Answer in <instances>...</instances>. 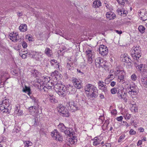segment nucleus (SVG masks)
I'll return each instance as SVG.
<instances>
[{
    "label": "nucleus",
    "instance_id": "nucleus-1",
    "mask_svg": "<svg viewBox=\"0 0 147 147\" xmlns=\"http://www.w3.org/2000/svg\"><path fill=\"white\" fill-rule=\"evenodd\" d=\"M84 90L86 92H90L89 95L92 98H96L98 95L97 88L94 85L91 84L86 85L85 87Z\"/></svg>",
    "mask_w": 147,
    "mask_h": 147
},
{
    "label": "nucleus",
    "instance_id": "nucleus-2",
    "mask_svg": "<svg viewBox=\"0 0 147 147\" xmlns=\"http://www.w3.org/2000/svg\"><path fill=\"white\" fill-rule=\"evenodd\" d=\"M114 74L115 76L117 77L118 81L124 83V76L125 74V72L121 67V66L117 67L116 68L115 71L114 72Z\"/></svg>",
    "mask_w": 147,
    "mask_h": 147
},
{
    "label": "nucleus",
    "instance_id": "nucleus-3",
    "mask_svg": "<svg viewBox=\"0 0 147 147\" xmlns=\"http://www.w3.org/2000/svg\"><path fill=\"white\" fill-rule=\"evenodd\" d=\"M132 56L134 59L137 60L141 56V49L139 46L134 47L132 48Z\"/></svg>",
    "mask_w": 147,
    "mask_h": 147
},
{
    "label": "nucleus",
    "instance_id": "nucleus-4",
    "mask_svg": "<svg viewBox=\"0 0 147 147\" xmlns=\"http://www.w3.org/2000/svg\"><path fill=\"white\" fill-rule=\"evenodd\" d=\"M66 106L68 110L71 112H73L77 111L78 107L76 104L73 100L69 101L66 104Z\"/></svg>",
    "mask_w": 147,
    "mask_h": 147
},
{
    "label": "nucleus",
    "instance_id": "nucleus-5",
    "mask_svg": "<svg viewBox=\"0 0 147 147\" xmlns=\"http://www.w3.org/2000/svg\"><path fill=\"white\" fill-rule=\"evenodd\" d=\"M57 127L61 132H63L66 135L70 136L71 134L72 135V133L69 130H67L68 127H65L63 123H59Z\"/></svg>",
    "mask_w": 147,
    "mask_h": 147
},
{
    "label": "nucleus",
    "instance_id": "nucleus-6",
    "mask_svg": "<svg viewBox=\"0 0 147 147\" xmlns=\"http://www.w3.org/2000/svg\"><path fill=\"white\" fill-rule=\"evenodd\" d=\"M57 109L61 115L66 117H68L69 116V114L68 110L65 107L62 105H60L57 108Z\"/></svg>",
    "mask_w": 147,
    "mask_h": 147
},
{
    "label": "nucleus",
    "instance_id": "nucleus-7",
    "mask_svg": "<svg viewBox=\"0 0 147 147\" xmlns=\"http://www.w3.org/2000/svg\"><path fill=\"white\" fill-rule=\"evenodd\" d=\"M128 89H129V94L131 95H136L138 92L137 87L135 85H130Z\"/></svg>",
    "mask_w": 147,
    "mask_h": 147
},
{
    "label": "nucleus",
    "instance_id": "nucleus-8",
    "mask_svg": "<svg viewBox=\"0 0 147 147\" xmlns=\"http://www.w3.org/2000/svg\"><path fill=\"white\" fill-rule=\"evenodd\" d=\"M99 53L102 56L107 55L108 53V50L107 47L103 45L99 46Z\"/></svg>",
    "mask_w": 147,
    "mask_h": 147
},
{
    "label": "nucleus",
    "instance_id": "nucleus-9",
    "mask_svg": "<svg viewBox=\"0 0 147 147\" xmlns=\"http://www.w3.org/2000/svg\"><path fill=\"white\" fill-rule=\"evenodd\" d=\"M117 94L119 98L123 99L125 102H127V99L126 98L127 93L124 92L123 89L120 90L118 89Z\"/></svg>",
    "mask_w": 147,
    "mask_h": 147
},
{
    "label": "nucleus",
    "instance_id": "nucleus-10",
    "mask_svg": "<svg viewBox=\"0 0 147 147\" xmlns=\"http://www.w3.org/2000/svg\"><path fill=\"white\" fill-rule=\"evenodd\" d=\"M51 135L54 139L58 141H61V137L57 129H55L52 131Z\"/></svg>",
    "mask_w": 147,
    "mask_h": 147
},
{
    "label": "nucleus",
    "instance_id": "nucleus-11",
    "mask_svg": "<svg viewBox=\"0 0 147 147\" xmlns=\"http://www.w3.org/2000/svg\"><path fill=\"white\" fill-rule=\"evenodd\" d=\"M33 55V57L37 61H41L42 60L43 58V54L41 52H38L35 51Z\"/></svg>",
    "mask_w": 147,
    "mask_h": 147
},
{
    "label": "nucleus",
    "instance_id": "nucleus-12",
    "mask_svg": "<svg viewBox=\"0 0 147 147\" xmlns=\"http://www.w3.org/2000/svg\"><path fill=\"white\" fill-rule=\"evenodd\" d=\"M73 136L71 134V136H68L69 137H67L66 139L67 142H69L70 144H75L77 143V138L76 136H73L72 137H70L71 136Z\"/></svg>",
    "mask_w": 147,
    "mask_h": 147
},
{
    "label": "nucleus",
    "instance_id": "nucleus-13",
    "mask_svg": "<svg viewBox=\"0 0 147 147\" xmlns=\"http://www.w3.org/2000/svg\"><path fill=\"white\" fill-rule=\"evenodd\" d=\"M65 88L66 91L68 92L70 94H74L76 92V88L74 86H72L70 85H67Z\"/></svg>",
    "mask_w": 147,
    "mask_h": 147
},
{
    "label": "nucleus",
    "instance_id": "nucleus-14",
    "mask_svg": "<svg viewBox=\"0 0 147 147\" xmlns=\"http://www.w3.org/2000/svg\"><path fill=\"white\" fill-rule=\"evenodd\" d=\"M0 75L1 80L2 82L6 81L8 79L7 77L8 73L6 71H1L0 72Z\"/></svg>",
    "mask_w": 147,
    "mask_h": 147
},
{
    "label": "nucleus",
    "instance_id": "nucleus-15",
    "mask_svg": "<svg viewBox=\"0 0 147 147\" xmlns=\"http://www.w3.org/2000/svg\"><path fill=\"white\" fill-rule=\"evenodd\" d=\"M106 16L107 18L110 20L114 19L116 17L115 14L110 11L107 12L106 13Z\"/></svg>",
    "mask_w": 147,
    "mask_h": 147
},
{
    "label": "nucleus",
    "instance_id": "nucleus-16",
    "mask_svg": "<svg viewBox=\"0 0 147 147\" xmlns=\"http://www.w3.org/2000/svg\"><path fill=\"white\" fill-rule=\"evenodd\" d=\"M32 73L34 77L37 79H38L40 76V74L38 71L34 69L32 71Z\"/></svg>",
    "mask_w": 147,
    "mask_h": 147
},
{
    "label": "nucleus",
    "instance_id": "nucleus-17",
    "mask_svg": "<svg viewBox=\"0 0 147 147\" xmlns=\"http://www.w3.org/2000/svg\"><path fill=\"white\" fill-rule=\"evenodd\" d=\"M101 3L100 0L94 1L92 4V7L94 8H98L101 5Z\"/></svg>",
    "mask_w": 147,
    "mask_h": 147
},
{
    "label": "nucleus",
    "instance_id": "nucleus-18",
    "mask_svg": "<svg viewBox=\"0 0 147 147\" xmlns=\"http://www.w3.org/2000/svg\"><path fill=\"white\" fill-rule=\"evenodd\" d=\"M86 53L87 57H94V52L92 50L87 49L86 51Z\"/></svg>",
    "mask_w": 147,
    "mask_h": 147
},
{
    "label": "nucleus",
    "instance_id": "nucleus-19",
    "mask_svg": "<svg viewBox=\"0 0 147 147\" xmlns=\"http://www.w3.org/2000/svg\"><path fill=\"white\" fill-rule=\"evenodd\" d=\"M19 29L21 32H25L27 30V26L25 24H21L19 27Z\"/></svg>",
    "mask_w": 147,
    "mask_h": 147
},
{
    "label": "nucleus",
    "instance_id": "nucleus-20",
    "mask_svg": "<svg viewBox=\"0 0 147 147\" xmlns=\"http://www.w3.org/2000/svg\"><path fill=\"white\" fill-rule=\"evenodd\" d=\"M95 61L96 65L99 67L101 63L103 62V60L101 58L98 57L95 59Z\"/></svg>",
    "mask_w": 147,
    "mask_h": 147
},
{
    "label": "nucleus",
    "instance_id": "nucleus-21",
    "mask_svg": "<svg viewBox=\"0 0 147 147\" xmlns=\"http://www.w3.org/2000/svg\"><path fill=\"white\" fill-rule=\"evenodd\" d=\"M45 53L49 57H51L52 55V51L49 48H47L45 50Z\"/></svg>",
    "mask_w": 147,
    "mask_h": 147
},
{
    "label": "nucleus",
    "instance_id": "nucleus-22",
    "mask_svg": "<svg viewBox=\"0 0 147 147\" xmlns=\"http://www.w3.org/2000/svg\"><path fill=\"white\" fill-rule=\"evenodd\" d=\"M140 72L142 76L141 79H146V78H147V70L146 69H144V70H143Z\"/></svg>",
    "mask_w": 147,
    "mask_h": 147
},
{
    "label": "nucleus",
    "instance_id": "nucleus-23",
    "mask_svg": "<svg viewBox=\"0 0 147 147\" xmlns=\"http://www.w3.org/2000/svg\"><path fill=\"white\" fill-rule=\"evenodd\" d=\"M139 16L140 18V19L143 21H144L147 20V12L146 11L144 13H142L141 15H139Z\"/></svg>",
    "mask_w": 147,
    "mask_h": 147
},
{
    "label": "nucleus",
    "instance_id": "nucleus-24",
    "mask_svg": "<svg viewBox=\"0 0 147 147\" xmlns=\"http://www.w3.org/2000/svg\"><path fill=\"white\" fill-rule=\"evenodd\" d=\"M73 65V63L72 62L69 63V62H68L67 64V68L70 71H72L74 69V67Z\"/></svg>",
    "mask_w": 147,
    "mask_h": 147
},
{
    "label": "nucleus",
    "instance_id": "nucleus-25",
    "mask_svg": "<svg viewBox=\"0 0 147 147\" xmlns=\"http://www.w3.org/2000/svg\"><path fill=\"white\" fill-rule=\"evenodd\" d=\"M10 37V39L14 42H16L18 40L17 36H18V34H15L13 36V34H11V35L9 36Z\"/></svg>",
    "mask_w": 147,
    "mask_h": 147
},
{
    "label": "nucleus",
    "instance_id": "nucleus-26",
    "mask_svg": "<svg viewBox=\"0 0 147 147\" xmlns=\"http://www.w3.org/2000/svg\"><path fill=\"white\" fill-rule=\"evenodd\" d=\"M136 68L138 71H140V72L142 71L144 69H146L145 68L144 65L143 64H139Z\"/></svg>",
    "mask_w": 147,
    "mask_h": 147
},
{
    "label": "nucleus",
    "instance_id": "nucleus-27",
    "mask_svg": "<svg viewBox=\"0 0 147 147\" xmlns=\"http://www.w3.org/2000/svg\"><path fill=\"white\" fill-rule=\"evenodd\" d=\"M23 92L26 93H28V95H30L31 94L30 88L26 85L25 86V88H23Z\"/></svg>",
    "mask_w": 147,
    "mask_h": 147
},
{
    "label": "nucleus",
    "instance_id": "nucleus-28",
    "mask_svg": "<svg viewBox=\"0 0 147 147\" xmlns=\"http://www.w3.org/2000/svg\"><path fill=\"white\" fill-rule=\"evenodd\" d=\"M2 103L6 107H9V100L5 99L4 100L2 101Z\"/></svg>",
    "mask_w": 147,
    "mask_h": 147
},
{
    "label": "nucleus",
    "instance_id": "nucleus-29",
    "mask_svg": "<svg viewBox=\"0 0 147 147\" xmlns=\"http://www.w3.org/2000/svg\"><path fill=\"white\" fill-rule=\"evenodd\" d=\"M29 110L30 112L32 113V112H34V113L35 112H37L36 111V107L35 106L30 107L29 108Z\"/></svg>",
    "mask_w": 147,
    "mask_h": 147
},
{
    "label": "nucleus",
    "instance_id": "nucleus-30",
    "mask_svg": "<svg viewBox=\"0 0 147 147\" xmlns=\"http://www.w3.org/2000/svg\"><path fill=\"white\" fill-rule=\"evenodd\" d=\"M50 102L52 103H56L57 102V100L56 99L54 96H51L49 98Z\"/></svg>",
    "mask_w": 147,
    "mask_h": 147
},
{
    "label": "nucleus",
    "instance_id": "nucleus-31",
    "mask_svg": "<svg viewBox=\"0 0 147 147\" xmlns=\"http://www.w3.org/2000/svg\"><path fill=\"white\" fill-rule=\"evenodd\" d=\"M24 143L25 147H29V146H32V143L29 141H24Z\"/></svg>",
    "mask_w": 147,
    "mask_h": 147
},
{
    "label": "nucleus",
    "instance_id": "nucleus-32",
    "mask_svg": "<svg viewBox=\"0 0 147 147\" xmlns=\"http://www.w3.org/2000/svg\"><path fill=\"white\" fill-rule=\"evenodd\" d=\"M138 29L139 32L142 34H143L144 32L145 28L143 26H140Z\"/></svg>",
    "mask_w": 147,
    "mask_h": 147
},
{
    "label": "nucleus",
    "instance_id": "nucleus-33",
    "mask_svg": "<svg viewBox=\"0 0 147 147\" xmlns=\"http://www.w3.org/2000/svg\"><path fill=\"white\" fill-rule=\"evenodd\" d=\"M132 106L131 107V110L132 112H137L138 109L136 105L134 104L132 105Z\"/></svg>",
    "mask_w": 147,
    "mask_h": 147
},
{
    "label": "nucleus",
    "instance_id": "nucleus-34",
    "mask_svg": "<svg viewBox=\"0 0 147 147\" xmlns=\"http://www.w3.org/2000/svg\"><path fill=\"white\" fill-rule=\"evenodd\" d=\"M104 120V117L103 116H100L99 117L98 120L97 121V122L99 124H102Z\"/></svg>",
    "mask_w": 147,
    "mask_h": 147
},
{
    "label": "nucleus",
    "instance_id": "nucleus-35",
    "mask_svg": "<svg viewBox=\"0 0 147 147\" xmlns=\"http://www.w3.org/2000/svg\"><path fill=\"white\" fill-rule=\"evenodd\" d=\"M12 74L17 78L19 75L18 71L16 69H14L11 71Z\"/></svg>",
    "mask_w": 147,
    "mask_h": 147
},
{
    "label": "nucleus",
    "instance_id": "nucleus-36",
    "mask_svg": "<svg viewBox=\"0 0 147 147\" xmlns=\"http://www.w3.org/2000/svg\"><path fill=\"white\" fill-rule=\"evenodd\" d=\"M59 92H57L58 94L60 96H64L65 95V89L64 88L62 89L61 91H58Z\"/></svg>",
    "mask_w": 147,
    "mask_h": 147
},
{
    "label": "nucleus",
    "instance_id": "nucleus-37",
    "mask_svg": "<svg viewBox=\"0 0 147 147\" xmlns=\"http://www.w3.org/2000/svg\"><path fill=\"white\" fill-rule=\"evenodd\" d=\"M58 71H55L51 73V76H52L53 78L55 79L57 78V76H58Z\"/></svg>",
    "mask_w": 147,
    "mask_h": 147
},
{
    "label": "nucleus",
    "instance_id": "nucleus-38",
    "mask_svg": "<svg viewBox=\"0 0 147 147\" xmlns=\"http://www.w3.org/2000/svg\"><path fill=\"white\" fill-rule=\"evenodd\" d=\"M117 1L121 7H123L124 6L125 3L123 0H117Z\"/></svg>",
    "mask_w": 147,
    "mask_h": 147
},
{
    "label": "nucleus",
    "instance_id": "nucleus-39",
    "mask_svg": "<svg viewBox=\"0 0 147 147\" xmlns=\"http://www.w3.org/2000/svg\"><path fill=\"white\" fill-rule=\"evenodd\" d=\"M147 78L146 79H141V81L144 87L147 88Z\"/></svg>",
    "mask_w": 147,
    "mask_h": 147
},
{
    "label": "nucleus",
    "instance_id": "nucleus-40",
    "mask_svg": "<svg viewBox=\"0 0 147 147\" xmlns=\"http://www.w3.org/2000/svg\"><path fill=\"white\" fill-rule=\"evenodd\" d=\"M121 11L120 15L122 16H125L127 13V11L124 8H122Z\"/></svg>",
    "mask_w": 147,
    "mask_h": 147
},
{
    "label": "nucleus",
    "instance_id": "nucleus-41",
    "mask_svg": "<svg viewBox=\"0 0 147 147\" xmlns=\"http://www.w3.org/2000/svg\"><path fill=\"white\" fill-rule=\"evenodd\" d=\"M100 89L103 90V91L106 94L107 93L108 90L107 86L105 85L102 87H100Z\"/></svg>",
    "mask_w": 147,
    "mask_h": 147
},
{
    "label": "nucleus",
    "instance_id": "nucleus-42",
    "mask_svg": "<svg viewBox=\"0 0 147 147\" xmlns=\"http://www.w3.org/2000/svg\"><path fill=\"white\" fill-rule=\"evenodd\" d=\"M94 141L93 142V144L94 146H98L100 144V143L97 140V138L95 137L94 138Z\"/></svg>",
    "mask_w": 147,
    "mask_h": 147
},
{
    "label": "nucleus",
    "instance_id": "nucleus-43",
    "mask_svg": "<svg viewBox=\"0 0 147 147\" xmlns=\"http://www.w3.org/2000/svg\"><path fill=\"white\" fill-rule=\"evenodd\" d=\"M123 117L126 120H128L130 119L131 116L130 114L125 113L124 114Z\"/></svg>",
    "mask_w": 147,
    "mask_h": 147
},
{
    "label": "nucleus",
    "instance_id": "nucleus-44",
    "mask_svg": "<svg viewBox=\"0 0 147 147\" xmlns=\"http://www.w3.org/2000/svg\"><path fill=\"white\" fill-rule=\"evenodd\" d=\"M111 93L113 94H115L116 92H118V90L116 88H112L111 90Z\"/></svg>",
    "mask_w": 147,
    "mask_h": 147
},
{
    "label": "nucleus",
    "instance_id": "nucleus-45",
    "mask_svg": "<svg viewBox=\"0 0 147 147\" xmlns=\"http://www.w3.org/2000/svg\"><path fill=\"white\" fill-rule=\"evenodd\" d=\"M75 88H76L78 89H80L81 88V85L80 84V83L79 82H77V83L75 84L74 85Z\"/></svg>",
    "mask_w": 147,
    "mask_h": 147
},
{
    "label": "nucleus",
    "instance_id": "nucleus-46",
    "mask_svg": "<svg viewBox=\"0 0 147 147\" xmlns=\"http://www.w3.org/2000/svg\"><path fill=\"white\" fill-rule=\"evenodd\" d=\"M32 101L34 103V105H37L38 103V99L34 97L32 98Z\"/></svg>",
    "mask_w": 147,
    "mask_h": 147
},
{
    "label": "nucleus",
    "instance_id": "nucleus-47",
    "mask_svg": "<svg viewBox=\"0 0 147 147\" xmlns=\"http://www.w3.org/2000/svg\"><path fill=\"white\" fill-rule=\"evenodd\" d=\"M125 135L123 134L121 136L118 140V142H121L122 140L124 139L125 137Z\"/></svg>",
    "mask_w": 147,
    "mask_h": 147
},
{
    "label": "nucleus",
    "instance_id": "nucleus-48",
    "mask_svg": "<svg viewBox=\"0 0 147 147\" xmlns=\"http://www.w3.org/2000/svg\"><path fill=\"white\" fill-rule=\"evenodd\" d=\"M64 88V87L59 84L55 85L54 86V88L55 89H63Z\"/></svg>",
    "mask_w": 147,
    "mask_h": 147
},
{
    "label": "nucleus",
    "instance_id": "nucleus-49",
    "mask_svg": "<svg viewBox=\"0 0 147 147\" xmlns=\"http://www.w3.org/2000/svg\"><path fill=\"white\" fill-rule=\"evenodd\" d=\"M33 121L34 122L33 125L34 126H36L38 124V119L37 118H35L33 119Z\"/></svg>",
    "mask_w": 147,
    "mask_h": 147
},
{
    "label": "nucleus",
    "instance_id": "nucleus-50",
    "mask_svg": "<svg viewBox=\"0 0 147 147\" xmlns=\"http://www.w3.org/2000/svg\"><path fill=\"white\" fill-rule=\"evenodd\" d=\"M136 75L134 74L132 75L131 76V79L132 81H135L137 79Z\"/></svg>",
    "mask_w": 147,
    "mask_h": 147
},
{
    "label": "nucleus",
    "instance_id": "nucleus-51",
    "mask_svg": "<svg viewBox=\"0 0 147 147\" xmlns=\"http://www.w3.org/2000/svg\"><path fill=\"white\" fill-rule=\"evenodd\" d=\"M125 62L128 63L131 62V60L128 56H125Z\"/></svg>",
    "mask_w": 147,
    "mask_h": 147
},
{
    "label": "nucleus",
    "instance_id": "nucleus-52",
    "mask_svg": "<svg viewBox=\"0 0 147 147\" xmlns=\"http://www.w3.org/2000/svg\"><path fill=\"white\" fill-rule=\"evenodd\" d=\"M104 82L101 81H99L98 83L99 88L100 89V87H102L104 86L105 85L104 84Z\"/></svg>",
    "mask_w": 147,
    "mask_h": 147
},
{
    "label": "nucleus",
    "instance_id": "nucleus-53",
    "mask_svg": "<svg viewBox=\"0 0 147 147\" xmlns=\"http://www.w3.org/2000/svg\"><path fill=\"white\" fill-rule=\"evenodd\" d=\"M94 57H88V63L90 64L92 62V59Z\"/></svg>",
    "mask_w": 147,
    "mask_h": 147
},
{
    "label": "nucleus",
    "instance_id": "nucleus-54",
    "mask_svg": "<svg viewBox=\"0 0 147 147\" xmlns=\"http://www.w3.org/2000/svg\"><path fill=\"white\" fill-rule=\"evenodd\" d=\"M6 107L5 106V105L3 104H0V110L3 111L6 108Z\"/></svg>",
    "mask_w": 147,
    "mask_h": 147
},
{
    "label": "nucleus",
    "instance_id": "nucleus-55",
    "mask_svg": "<svg viewBox=\"0 0 147 147\" xmlns=\"http://www.w3.org/2000/svg\"><path fill=\"white\" fill-rule=\"evenodd\" d=\"M22 45L24 48H26L27 47V44L25 41H23L22 42Z\"/></svg>",
    "mask_w": 147,
    "mask_h": 147
},
{
    "label": "nucleus",
    "instance_id": "nucleus-56",
    "mask_svg": "<svg viewBox=\"0 0 147 147\" xmlns=\"http://www.w3.org/2000/svg\"><path fill=\"white\" fill-rule=\"evenodd\" d=\"M129 134L131 135H133L136 134V132L132 129H131L129 131Z\"/></svg>",
    "mask_w": 147,
    "mask_h": 147
},
{
    "label": "nucleus",
    "instance_id": "nucleus-57",
    "mask_svg": "<svg viewBox=\"0 0 147 147\" xmlns=\"http://www.w3.org/2000/svg\"><path fill=\"white\" fill-rule=\"evenodd\" d=\"M48 83H49L48 84H46L45 86H46L47 88H48V89H51V86H50L49 85L50 82L49 81H48Z\"/></svg>",
    "mask_w": 147,
    "mask_h": 147
},
{
    "label": "nucleus",
    "instance_id": "nucleus-58",
    "mask_svg": "<svg viewBox=\"0 0 147 147\" xmlns=\"http://www.w3.org/2000/svg\"><path fill=\"white\" fill-rule=\"evenodd\" d=\"M79 81L76 78H74L72 80V82L74 85L75 84L77 83V82H78Z\"/></svg>",
    "mask_w": 147,
    "mask_h": 147
},
{
    "label": "nucleus",
    "instance_id": "nucleus-59",
    "mask_svg": "<svg viewBox=\"0 0 147 147\" xmlns=\"http://www.w3.org/2000/svg\"><path fill=\"white\" fill-rule=\"evenodd\" d=\"M111 113L112 114L116 115L117 113V112L115 109H114L111 111Z\"/></svg>",
    "mask_w": 147,
    "mask_h": 147
},
{
    "label": "nucleus",
    "instance_id": "nucleus-60",
    "mask_svg": "<svg viewBox=\"0 0 147 147\" xmlns=\"http://www.w3.org/2000/svg\"><path fill=\"white\" fill-rule=\"evenodd\" d=\"M100 66L102 67H104L106 66L105 62L103 60V62L101 63Z\"/></svg>",
    "mask_w": 147,
    "mask_h": 147
},
{
    "label": "nucleus",
    "instance_id": "nucleus-61",
    "mask_svg": "<svg viewBox=\"0 0 147 147\" xmlns=\"http://www.w3.org/2000/svg\"><path fill=\"white\" fill-rule=\"evenodd\" d=\"M136 61H135L134 62V65L136 67H137L139 65L138 63V59L137 60L136 59Z\"/></svg>",
    "mask_w": 147,
    "mask_h": 147
},
{
    "label": "nucleus",
    "instance_id": "nucleus-62",
    "mask_svg": "<svg viewBox=\"0 0 147 147\" xmlns=\"http://www.w3.org/2000/svg\"><path fill=\"white\" fill-rule=\"evenodd\" d=\"M116 119L119 121H121L123 119V117L120 116L116 118Z\"/></svg>",
    "mask_w": 147,
    "mask_h": 147
},
{
    "label": "nucleus",
    "instance_id": "nucleus-63",
    "mask_svg": "<svg viewBox=\"0 0 147 147\" xmlns=\"http://www.w3.org/2000/svg\"><path fill=\"white\" fill-rule=\"evenodd\" d=\"M20 105L19 104L17 105L16 106V107L15 108L16 111H17L18 110L20 109Z\"/></svg>",
    "mask_w": 147,
    "mask_h": 147
},
{
    "label": "nucleus",
    "instance_id": "nucleus-64",
    "mask_svg": "<svg viewBox=\"0 0 147 147\" xmlns=\"http://www.w3.org/2000/svg\"><path fill=\"white\" fill-rule=\"evenodd\" d=\"M28 54V53H25L22 54V57L23 59H25L26 58L27 55Z\"/></svg>",
    "mask_w": 147,
    "mask_h": 147
}]
</instances>
